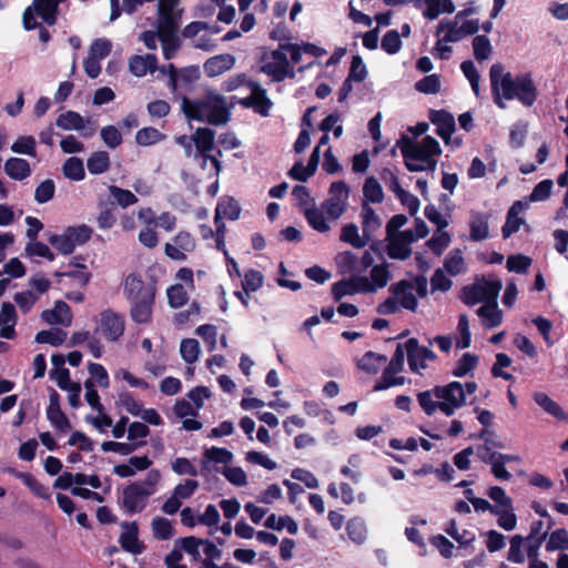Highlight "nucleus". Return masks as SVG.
Segmentation results:
<instances>
[{
	"mask_svg": "<svg viewBox=\"0 0 568 568\" xmlns=\"http://www.w3.org/2000/svg\"><path fill=\"white\" fill-rule=\"evenodd\" d=\"M400 34L397 30H388L382 38L381 48L387 54H396L402 49Z\"/></svg>",
	"mask_w": 568,
	"mask_h": 568,
	"instance_id": "6e6d98bb",
	"label": "nucleus"
},
{
	"mask_svg": "<svg viewBox=\"0 0 568 568\" xmlns=\"http://www.w3.org/2000/svg\"><path fill=\"white\" fill-rule=\"evenodd\" d=\"M6 174L16 181H23L31 175L29 162L22 158H9L3 166Z\"/></svg>",
	"mask_w": 568,
	"mask_h": 568,
	"instance_id": "4be33fe9",
	"label": "nucleus"
},
{
	"mask_svg": "<svg viewBox=\"0 0 568 568\" xmlns=\"http://www.w3.org/2000/svg\"><path fill=\"white\" fill-rule=\"evenodd\" d=\"M174 244L165 243L164 253L173 261H185L186 253H191L195 248V240L191 233L186 231L179 232L174 239Z\"/></svg>",
	"mask_w": 568,
	"mask_h": 568,
	"instance_id": "9b49d317",
	"label": "nucleus"
},
{
	"mask_svg": "<svg viewBox=\"0 0 568 568\" xmlns=\"http://www.w3.org/2000/svg\"><path fill=\"white\" fill-rule=\"evenodd\" d=\"M102 334L109 342H116L124 333L125 321L122 314L112 310L100 313Z\"/></svg>",
	"mask_w": 568,
	"mask_h": 568,
	"instance_id": "f8f14e48",
	"label": "nucleus"
},
{
	"mask_svg": "<svg viewBox=\"0 0 568 568\" xmlns=\"http://www.w3.org/2000/svg\"><path fill=\"white\" fill-rule=\"evenodd\" d=\"M180 353L185 363H195L200 355L199 342L194 338H184L180 345Z\"/></svg>",
	"mask_w": 568,
	"mask_h": 568,
	"instance_id": "864d4df0",
	"label": "nucleus"
},
{
	"mask_svg": "<svg viewBox=\"0 0 568 568\" xmlns=\"http://www.w3.org/2000/svg\"><path fill=\"white\" fill-rule=\"evenodd\" d=\"M396 145L399 146L405 166L409 172H422L426 169L423 164H416L414 161L426 163L433 170L436 166L433 156L442 153L439 142L430 135H426L420 144H416L410 138L403 134Z\"/></svg>",
	"mask_w": 568,
	"mask_h": 568,
	"instance_id": "7ed1b4c3",
	"label": "nucleus"
},
{
	"mask_svg": "<svg viewBox=\"0 0 568 568\" xmlns=\"http://www.w3.org/2000/svg\"><path fill=\"white\" fill-rule=\"evenodd\" d=\"M477 315L484 318V325L487 328H494L501 324L503 313L493 304H485L477 310Z\"/></svg>",
	"mask_w": 568,
	"mask_h": 568,
	"instance_id": "e433bc0d",
	"label": "nucleus"
},
{
	"mask_svg": "<svg viewBox=\"0 0 568 568\" xmlns=\"http://www.w3.org/2000/svg\"><path fill=\"white\" fill-rule=\"evenodd\" d=\"M55 276L70 277L72 280H74L81 287H84L90 282L92 274L87 271V266L84 264L74 263V270L65 271V272H57Z\"/></svg>",
	"mask_w": 568,
	"mask_h": 568,
	"instance_id": "3c124183",
	"label": "nucleus"
},
{
	"mask_svg": "<svg viewBox=\"0 0 568 568\" xmlns=\"http://www.w3.org/2000/svg\"><path fill=\"white\" fill-rule=\"evenodd\" d=\"M181 109L186 119L215 126L226 124L231 118L226 98L214 90H206L196 99L183 97Z\"/></svg>",
	"mask_w": 568,
	"mask_h": 568,
	"instance_id": "f03ea898",
	"label": "nucleus"
},
{
	"mask_svg": "<svg viewBox=\"0 0 568 568\" xmlns=\"http://www.w3.org/2000/svg\"><path fill=\"white\" fill-rule=\"evenodd\" d=\"M235 58L230 53L217 54L209 58L203 65L207 77L214 78L233 68Z\"/></svg>",
	"mask_w": 568,
	"mask_h": 568,
	"instance_id": "aec40b11",
	"label": "nucleus"
},
{
	"mask_svg": "<svg viewBox=\"0 0 568 568\" xmlns=\"http://www.w3.org/2000/svg\"><path fill=\"white\" fill-rule=\"evenodd\" d=\"M240 203L234 197L223 196L219 200L215 207L214 224L225 225L224 219L235 221L240 217Z\"/></svg>",
	"mask_w": 568,
	"mask_h": 568,
	"instance_id": "f3484780",
	"label": "nucleus"
},
{
	"mask_svg": "<svg viewBox=\"0 0 568 568\" xmlns=\"http://www.w3.org/2000/svg\"><path fill=\"white\" fill-rule=\"evenodd\" d=\"M65 230L70 235L74 246L83 245L89 242L93 233L92 229L85 224L79 226H68Z\"/></svg>",
	"mask_w": 568,
	"mask_h": 568,
	"instance_id": "69168bd1",
	"label": "nucleus"
},
{
	"mask_svg": "<svg viewBox=\"0 0 568 568\" xmlns=\"http://www.w3.org/2000/svg\"><path fill=\"white\" fill-rule=\"evenodd\" d=\"M473 50L475 59L480 62L489 58L493 48L489 39L486 36L481 34L476 36L473 39Z\"/></svg>",
	"mask_w": 568,
	"mask_h": 568,
	"instance_id": "13d9d810",
	"label": "nucleus"
},
{
	"mask_svg": "<svg viewBox=\"0 0 568 568\" xmlns=\"http://www.w3.org/2000/svg\"><path fill=\"white\" fill-rule=\"evenodd\" d=\"M483 284H480V288L483 292V296L486 304H493L494 307H497V297L503 287L500 280L487 281L484 276L481 278Z\"/></svg>",
	"mask_w": 568,
	"mask_h": 568,
	"instance_id": "de8ad7c7",
	"label": "nucleus"
},
{
	"mask_svg": "<svg viewBox=\"0 0 568 568\" xmlns=\"http://www.w3.org/2000/svg\"><path fill=\"white\" fill-rule=\"evenodd\" d=\"M405 348L407 352L409 368L414 373H418L419 369H425L427 367L425 361L433 362L437 358L436 354L430 348L419 346L418 341L414 337L406 341Z\"/></svg>",
	"mask_w": 568,
	"mask_h": 568,
	"instance_id": "9d476101",
	"label": "nucleus"
},
{
	"mask_svg": "<svg viewBox=\"0 0 568 568\" xmlns=\"http://www.w3.org/2000/svg\"><path fill=\"white\" fill-rule=\"evenodd\" d=\"M362 229L363 234L369 239L371 233L375 232L381 226V220L373 207L368 203L362 204Z\"/></svg>",
	"mask_w": 568,
	"mask_h": 568,
	"instance_id": "7c9ffc66",
	"label": "nucleus"
},
{
	"mask_svg": "<svg viewBox=\"0 0 568 568\" xmlns=\"http://www.w3.org/2000/svg\"><path fill=\"white\" fill-rule=\"evenodd\" d=\"M153 536L158 540H168L173 536V527L169 519L164 517H155L152 523Z\"/></svg>",
	"mask_w": 568,
	"mask_h": 568,
	"instance_id": "603ef678",
	"label": "nucleus"
},
{
	"mask_svg": "<svg viewBox=\"0 0 568 568\" xmlns=\"http://www.w3.org/2000/svg\"><path fill=\"white\" fill-rule=\"evenodd\" d=\"M339 239L342 242L348 243L355 248H362L367 243L366 240L359 236L358 227L354 223L346 224L342 227Z\"/></svg>",
	"mask_w": 568,
	"mask_h": 568,
	"instance_id": "09e8293b",
	"label": "nucleus"
},
{
	"mask_svg": "<svg viewBox=\"0 0 568 568\" xmlns=\"http://www.w3.org/2000/svg\"><path fill=\"white\" fill-rule=\"evenodd\" d=\"M465 261L460 248L452 250L444 260V267L452 276H457L464 271Z\"/></svg>",
	"mask_w": 568,
	"mask_h": 568,
	"instance_id": "4c0bfd02",
	"label": "nucleus"
},
{
	"mask_svg": "<svg viewBox=\"0 0 568 568\" xmlns=\"http://www.w3.org/2000/svg\"><path fill=\"white\" fill-rule=\"evenodd\" d=\"M158 69V58L155 54L133 55L129 60V70L135 77H144L148 72L153 73Z\"/></svg>",
	"mask_w": 568,
	"mask_h": 568,
	"instance_id": "412c9836",
	"label": "nucleus"
},
{
	"mask_svg": "<svg viewBox=\"0 0 568 568\" xmlns=\"http://www.w3.org/2000/svg\"><path fill=\"white\" fill-rule=\"evenodd\" d=\"M203 456H204L203 468H202L203 475H206V473L210 471V469L207 467L209 462H212L215 464H223L224 466H227V464L231 463L233 459V454L229 449L222 448V447L207 448V449H205Z\"/></svg>",
	"mask_w": 568,
	"mask_h": 568,
	"instance_id": "393cba45",
	"label": "nucleus"
},
{
	"mask_svg": "<svg viewBox=\"0 0 568 568\" xmlns=\"http://www.w3.org/2000/svg\"><path fill=\"white\" fill-rule=\"evenodd\" d=\"M304 216L310 224V226L321 233H325L329 231V225L325 221L324 213L322 210L317 207H308L304 210Z\"/></svg>",
	"mask_w": 568,
	"mask_h": 568,
	"instance_id": "79ce46f5",
	"label": "nucleus"
},
{
	"mask_svg": "<svg viewBox=\"0 0 568 568\" xmlns=\"http://www.w3.org/2000/svg\"><path fill=\"white\" fill-rule=\"evenodd\" d=\"M8 471L13 475L16 478H19L23 481V484L38 497L48 498L50 495L48 493V488L39 483L37 478L30 473H22L14 468H9Z\"/></svg>",
	"mask_w": 568,
	"mask_h": 568,
	"instance_id": "bb28decb",
	"label": "nucleus"
},
{
	"mask_svg": "<svg viewBox=\"0 0 568 568\" xmlns=\"http://www.w3.org/2000/svg\"><path fill=\"white\" fill-rule=\"evenodd\" d=\"M100 135L104 144L110 149H116L123 142L121 132L114 125L103 126L100 131Z\"/></svg>",
	"mask_w": 568,
	"mask_h": 568,
	"instance_id": "338daca9",
	"label": "nucleus"
},
{
	"mask_svg": "<svg viewBox=\"0 0 568 568\" xmlns=\"http://www.w3.org/2000/svg\"><path fill=\"white\" fill-rule=\"evenodd\" d=\"M215 132L210 128H199L193 133L195 146L194 158L201 160V166L206 168L211 164V176H217L221 171V162L216 155L211 154L214 150Z\"/></svg>",
	"mask_w": 568,
	"mask_h": 568,
	"instance_id": "39448f33",
	"label": "nucleus"
},
{
	"mask_svg": "<svg viewBox=\"0 0 568 568\" xmlns=\"http://www.w3.org/2000/svg\"><path fill=\"white\" fill-rule=\"evenodd\" d=\"M447 30L443 37L444 42H457L464 38L460 32V27L457 26V20H442L436 28V36H439L444 30Z\"/></svg>",
	"mask_w": 568,
	"mask_h": 568,
	"instance_id": "a19ab883",
	"label": "nucleus"
},
{
	"mask_svg": "<svg viewBox=\"0 0 568 568\" xmlns=\"http://www.w3.org/2000/svg\"><path fill=\"white\" fill-rule=\"evenodd\" d=\"M67 333L61 328L42 329L37 333L36 342L40 344H50L51 346H60L64 343Z\"/></svg>",
	"mask_w": 568,
	"mask_h": 568,
	"instance_id": "ea45409f",
	"label": "nucleus"
},
{
	"mask_svg": "<svg viewBox=\"0 0 568 568\" xmlns=\"http://www.w3.org/2000/svg\"><path fill=\"white\" fill-rule=\"evenodd\" d=\"M387 255L393 260H407L412 254L410 246L406 245L399 237L396 235L387 236Z\"/></svg>",
	"mask_w": 568,
	"mask_h": 568,
	"instance_id": "72a5a7b5",
	"label": "nucleus"
},
{
	"mask_svg": "<svg viewBox=\"0 0 568 568\" xmlns=\"http://www.w3.org/2000/svg\"><path fill=\"white\" fill-rule=\"evenodd\" d=\"M558 549H568V531L565 528L554 530L550 534L549 540L546 544L547 551H555Z\"/></svg>",
	"mask_w": 568,
	"mask_h": 568,
	"instance_id": "680f3d73",
	"label": "nucleus"
},
{
	"mask_svg": "<svg viewBox=\"0 0 568 568\" xmlns=\"http://www.w3.org/2000/svg\"><path fill=\"white\" fill-rule=\"evenodd\" d=\"M426 10L423 16L428 20H435L440 13H453L455 4L452 0H425Z\"/></svg>",
	"mask_w": 568,
	"mask_h": 568,
	"instance_id": "cd10ccee",
	"label": "nucleus"
},
{
	"mask_svg": "<svg viewBox=\"0 0 568 568\" xmlns=\"http://www.w3.org/2000/svg\"><path fill=\"white\" fill-rule=\"evenodd\" d=\"M363 194L366 203H381L384 200L383 187L374 176H368L363 186Z\"/></svg>",
	"mask_w": 568,
	"mask_h": 568,
	"instance_id": "58836bf2",
	"label": "nucleus"
},
{
	"mask_svg": "<svg viewBox=\"0 0 568 568\" xmlns=\"http://www.w3.org/2000/svg\"><path fill=\"white\" fill-rule=\"evenodd\" d=\"M11 151L34 158L37 155V142L32 135H20L11 145Z\"/></svg>",
	"mask_w": 568,
	"mask_h": 568,
	"instance_id": "c03bdc74",
	"label": "nucleus"
},
{
	"mask_svg": "<svg viewBox=\"0 0 568 568\" xmlns=\"http://www.w3.org/2000/svg\"><path fill=\"white\" fill-rule=\"evenodd\" d=\"M469 236L471 241H484L489 236L488 215L484 213H473L469 223Z\"/></svg>",
	"mask_w": 568,
	"mask_h": 568,
	"instance_id": "5701e85b",
	"label": "nucleus"
},
{
	"mask_svg": "<svg viewBox=\"0 0 568 568\" xmlns=\"http://www.w3.org/2000/svg\"><path fill=\"white\" fill-rule=\"evenodd\" d=\"M490 91L494 103L505 109V100H517L524 106L530 108L538 98V90L530 73L513 77L505 72L501 63H494L489 70Z\"/></svg>",
	"mask_w": 568,
	"mask_h": 568,
	"instance_id": "f257e3e1",
	"label": "nucleus"
},
{
	"mask_svg": "<svg viewBox=\"0 0 568 568\" xmlns=\"http://www.w3.org/2000/svg\"><path fill=\"white\" fill-rule=\"evenodd\" d=\"M532 260L524 254L509 255L506 262V267L509 272L524 274L528 271Z\"/></svg>",
	"mask_w": 568,
	"mask_h": 568,
	"instance_id": "bf43d9fd",
	"label": "nucleus"
},
{
	"mask_svg": "<svg viewBox=\"0 0 568 568\" xmlns=\"http://www.w3.org/2000/svg\"><path fill=\"white\" fill-rule=\"evenodd\" d=\"M58 12L55 0H33L32 6L27 7L23 11V28L30 31L39 27L34 13H37L48 26H53L57 23Z\"/></svg>",
	"mask_w": 568,
	"mask_h": 568,
	"instance_id": "0eeeda50",
	"label": "nucleus"
},
{
	"mask_svg": "<svg viewBox=\"0 0 568 568\" xmlns=\"http://www.w3.org/2000/svg\"><path fill=\"white\" fill-rule=\"evenodd\" d=\"M144 445H146V442H144V440H141V442L133 440L130 443L106 440L101 444V449L106 453L113 452V453L120 454L122 456H129Z\"/></svg>",
	"mask_w": 568,
	"mask_h": 568,
	"instance_id": "c756f323",
	"label": "nucleus"
},
{
	"mask_svg": "<svg viewBox=\"0 0 568 568\" xmlns=\"http://www.w3.org/2000/svg\"><path fill=\"white\" fill-rule=\"evenodd\" d=\"M478 364V356L465 353L462 355V357L456 362V365L454 369L452 371V374L455 377H464L468 373L475 369V367Z\"/></svg>",
	"mask_w": 568,
	"mask_h": 568,
	"instance_id": "a18cd8bd",
	"label": "nucleus"
},
{
	"mask_svg": "<svg viewBox=\"0 0 568 568\" xmlns=\"http://www.w3.org/2000/svg\"><path fill=\"white\" fill-rule=\"evenodd\" d=\"M395 373L388 372V369L384 368L381 378L375 383L373 390L381 392L388 389L394 386L404 385L406 378L404 376H394Z\"/></svg>",
	"mask_w": 568,
	"mask_h": 568,
	"instance_id": "5fc2aeb1",
	"label": "nucleus"
},
{
	"mask_svg": "<svg viewBox=\"0 0 568 568\" xmlns=\"http://www.w3.org/2000/svg\"><path fill=\"white\" fill-rule=\"evenodd\" d=\"M47 418L51 425L60 433H67L69 429H71V423L60 407V394L52 387H50Z\"/></svg>",
	"mask_w": 568,
	"mask_h": 568,
	"instance_id": "ddd939ff",
	"label": "nucleus"
},
{
	"mask_svg": "<svg viewBox=\"0 0 568 568\" xmlns=\"http://www.w3.org/2000/svg\"><path fill=\"white\" fill-rule=\"evenodd\" d=\"M433 394L442 399L440 412L446 416H452L455 412L466 404L464 386L460 382H450L443 386H435Z\"/></svg>",
	"mask_w": 568,
	"mask_h": 568,
	"instance_id": "423d86ee",
	"label": "nucleus"
},
{
	"mask_svg": "<svg viewBox=\"0 0 568 568\" xmlns=\"http://www.w3.org/2000/svg\"><path fill=\"white\" fill-rule=\"evenodd\" d=\"M123 531L120 535L119 542L122 549L133 555H140L144 550V545L139 540V526L136 521H122Z\"/></svg>",
	"mask_w": 568,
	"mask_h": 568,
	"instance_id": "4468645a",
	"label": "nucleus"
},
{
	"mask_svg": "<svg viewBox=\"0 0 568 568\" xmlns=\"http://www.w3.org/2000/svg\"><path fill=\"white\" fill-rule=\"evenodd\" d=\"M110 164V156L105 151H95L87 160L88 171L93 175L106 172Z\"/></svg>",
	"mask_w": 568,
	"mask_h": 568,
	"instance_id": "2f4dec72",
	"label": "nucleus"
},
{
	"mask_svg": "<svg viewBox=\"0 0 568 568\" xmlns=\"http://www.w3.org/2000/svg\"><path fill=\"white\" fill-rule=\"evenodd\" d=\"M62 172L71 181H82L85 178L83 161L80 158L71 156L65 160Z\"/></svg>",
	"mask_w": 568,
	"mask_h": 568,
	"instance_id": "c9c22d12",
	"label": "nucleus"
},
{
	"mask_svg": "<svg viewBox=\"0 0 568 568\" xmlns=\"http://www.w3.org/2000/svg\"><path fill=\"white\" fill-rule=\"evenodd\" d=\"M264 526L276 531L286 529L291 535H296L298 532V525L296 520L288 515L276 516L275 514H271L266 517Z\"/></svg>",
	"mask_w": 568,
	"mask_h": 568,
	"instance_id": "b1692460",
	"label": "nucleus"
},
{
	"mask_svg": "<svg viewBox=\"0 0 568 568\" xmlns=\"http://www.w3.org/2000/svg\"><path fill=\"white\" fill-rule=\"evenodd\" d=\"M150 294L156 295V285L154 283H144L142 275L136 272L130 273L125 276L123 283V295L129 304L145 298Z\"/></svg>",
	"mask_w": 568,
	"mask_h": 568,
	"instance_id": "1a4fd4ad",
	"label": "nucleus"
},
{
	"mask_svg": "<svg viewBox=\"0 0 568 568\" xmlns=\"http://www.w3.org/2000/svg\"><path fill=\"white\" fill-rule=\"evenodd\" d=\"M534 400L538 406H540L546 413L549 415L557 417V418H564L565 413L562 408L557 404L552 398H550L545 393H535L534 394Z\"/></svg>",
	"mask_w": 568,
	"mask_h": 568,
	"instance_id": "37998d69",
	"label": "nucleus"
},
{
	"mask_svg": "<svg viewBox=\"0 0 568 568\" xmlns=\"http://www.w3.org/2000/svg\"><path fill=\"white\" fill-rule=\"evenodd\" d=\"M387 357L382 354L368 351L357 361V367L371 375L379 372L381 365L386 363Z\"/></svg>",
	"mask_w": 568,
	"mask_h": 568,
	"instance_id": "a878e982",
	"label": "nucleus"
},
{
	"mask_svg": "<svg viewBox=\"0 0 568 568\" xmlns=\"http://www.w3.org/2000/svg\"><path fill=\"white\" fill-rule=\"evenodd\" d=\"M273 102L262 85L251 80V109L261 116H268Z\"/></svg>",
	"mask_w": 568,
	"mask_h": 568,
	"instance_id": "6ab92c4d",
	"label": "nucleus"
},
{
	"mask_svg": "<svg viewBox=\"0 0 568 568\" xmlns=\"http://www.w3.org/2000/svg\"><path fill=\"white\" fill-rule=\"evenodd\" d=\"M460 300L468 306L485 302L479 283L466 285L462 288Z\"/></svg>",
	"mask_w": 568,
	"mask_h": 568,
	"instance_id": "4d7b16f0",
	"label": "nucleus"
},
{
	"mask_svg": "<svg viewBox=\"0 0 568 568\" xmlns=\"http://www.w3.org/2000/svg\"><path fill=\"white\" fill-rule=\"evenodd\" d=\"M55 124L65 131H80L84 129V119L80 113L69 110L57 118Z\"/></svg>",
	"mask_w": 568,
	"mask_h": 568,
	"instance_id": "c85d7f7f",
	"label": "nucleus"
},
{
	"mask_svg": "<svg viewBox=\"0 0 568 568\" xmlns=\"http://www.w3.org/2000/svg\"><path fill=\"white\" fill-rule=\"evenodd\" d=\"M429 120L436 125V134L440 136L447 144L450 140L452 134L456 130L455 119L452 113L445 109L432 110L429 113Z\"/></svg>",
	"mask_w": 568,
	"mask_h": 568,
	"instance_id": "2eb2a0df",
	"label": "nucleus"
},
{
	"mask_svg": "<svg viewBox=\"0 0 568 568\" xmlns=\"http://www.w3.org/2000/svg\"><path fill=\"white\" fill-rule=\"evenodd\" d=\"M150 496L151 489L146 490L143 485L133 481L123 489L121 506L129 515L141 513L146 507Z\"/></svg>",
	"mask_w": 568,
	"mask_h": 568,
	"instance_id": "6e6552de",
	"label": "nucleus"
},
{
	"mask_svg": "<svg viewBox=\"0 0 568 568\" xmlns=\"http://www.w3.org/2000/svg\"><path fill=\"white\" fill-rule=\"evenodd\" d=\"M393 296L379 303L376 311L381 315L395 314L398 311V303L405 310L415 312L418 306L417 297L413 294V283L408 280H400L389 286Z\"/></svg>",
	"mask_w": 568,
	"mask_h": 568,
	"instance_id": "20e7f679",
	"label": "nucleus"
},
{
	"mask_svg": "<svg viewBox=\"0 0 568 568\" xmlns=\"http://www.w3.org/2000/svg\"><path fill=\"white\" fill-rule=\"evenodd\" d=\"M49 243L63 255L73 253L75 248L67 230L63 234H52L49 237Z\"/></svg>",
	"mask_w": 568,
	"mask_h": 568,
	"instance_id": "052dcab7",
	"label": "nucleus"
},
{
	"mask_svg": "<svg viewBox=\"0 0 568 568\" xmlns=\"http://www.w3.org/2000/svg\"><path fill=\"white\" fill-rule=\"evenodd\" d=\"M55 192L54 182L51 179H47L42 181L37 187L34 192V200L39 204H43L53 199Z\"/></svg>",
	"mask_w": 568,
	"mask_h": 568,
	"instance_id": "774afa93",
	"label": "nucleus"
},
{
	"mask_svg": "<svg viewBox=\"0 0 568 568\" xmlns=\"http://www.w3.org/2000/svg\"><path fill=\"white\" fill-rule=\"evenodd\" d=\"M41 318L48 324L70 326L72 323V313L70 306L64 301H57L53 308L44 310Z\"/></svg>",
	"mask_w": 568,
	"mask_h": 568,
	"instance_id": "a211bd4d",
	"label": "nucleus"
},
{
	"mask_svg": "<svg viewBox=\"0 0 568 568\" xmlns=\"http://www.w3.org/2000/svg\"><path fill=\"white\" fill-rule=\"evenodd\" d=\"M155 295L130 303V316L136 324H149L152 322Z\"/></svg>",
	"mask_w": 568,
	"mask_h": 568,
	"instance_id": "dca6fc26",
	"label": "nucleus"
},
{
	"mask_svg": "<svg viewBox=\"0 0 568 568\" xmlns=\"http://www.w3.org/2000/svg\"><path fill=\"white\" fill-rule=\"evenodd\" d=\"M168 303L172 308H180L189 301V294L182 284H174L166 290Z\"/></svg>",
	"mask_w": 568,
	"mask_h": 568,
	"instance_id": "49530a36",
	"label": "nucleus"
},
{
	"mask_svg": "<svg viewBox=\"0 0 568 568\" xmlns=\"http://www.w3.org/2000/svg\"><path fill=\"white\" fill-rule=\"evenodd\" d=\"M415 89L425 94H436L440 91V80L438 74L426 75L415 83Z\"/></svg>",
	"mask_w": 568,
	"mask_h": 568,
	"instance_id": "0e129e2a",
	"label": "nucleus"
},
{
	"mask_svg": "<svg viewBox=\"0 0 568 568\" xmlns=\"http://www.w3.org/2000/svg\"><path fill=\"white\" fill-rule=\"evenodd\" d=\"M261 71L268 77H271L274 82H282L286 78H294L295 72L293 68H287L285 65H281L280 63H275L273 61H268L261 67Z\"/></svg>",
	"mask_w": 568,
	"mask_h": 568,
	"instance_id": "473e14b6",
	"label": "nucleus"
},
{
	"mask_svg": "<svg viewBox=\"0 0 568 568\" xmlns=\"http://www.w3.org/2000/svg\"><path fill=\"white\" fill-rule=\"evenodd\" d=\"M101 211L97 217V223L99 229L101 230H110L116 223V217L113 213L115 205L114 203H100L99 204Z\"/></svg>",
	"mask_w": 568,
	"mask_h": 568,
	"instance_id": "8fccbe9b",
	"label": "nucleus"
},
{
	"mask_svg": "<svg viewBox=\"0 0 568 568\" xmlns=\"http://www.w3.org/2000/svg\"><path fill=\"white\" fill-rule=\"evenodd\" d=\"M323 210L332 220H337L346 211V202L339 197H329L322 204Z\"/></svg>",
	"mask_w": 568,
	"mask_h": 568,
	"instance_id": "e2e57ef3",
	"label": "nucleus"
},
{
	"mask_svg": "<svg viewBox=\"0 0 568 568\" xmlns=\"http://www.w3.org/2000/svg\"><path fill=\"white\" fill-rule=\"evenodd\" d=\"M346 532L348 538L357 544L362 545L367 537V529L365 521L359 517H354L347 521Z\"/></svg>",
	"mask_w": 568,
	"mask_h": 568,
	"instance_id": "f704fd0d",
	"label": "nucleus"
}]
</instances>
